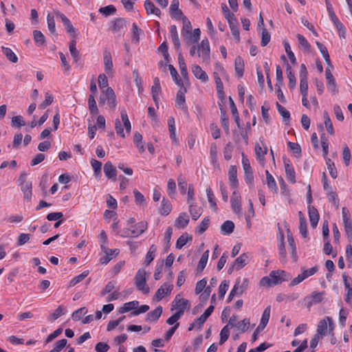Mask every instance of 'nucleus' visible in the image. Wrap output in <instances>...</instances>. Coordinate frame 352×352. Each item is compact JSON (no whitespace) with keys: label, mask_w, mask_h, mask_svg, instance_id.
Segmentation results:
<instances>
[{"label":"nucleus","mask_w":352,"mask_h":352,"mask_svg":"<svg viewBox=\"0 0 352 352\" xmlns=\"http://www.w3.org/2000/svg\"><path fill=\"white\" fill-rule=\"evenodd\" d=\"M291 276L283 270L272 271L269 276H265L260 280V285L262 286L271 287L280 284L283 281H287Z\"/></svg>","instance_id":"nucleus-1"},{"label":"nucleus","mask_w":352,"mask_h":352,"mask_svg":"<svg viewBox=\"0 0 352 352\" xmlns=\"http://www.w3.org/2000/svg\"><path fill=\"white\" fill-rule=\"evenodd\" d=\"M146 271L144 269H140L135 276L136 287L144 294H148L150 291L149 287L146 285Z\"/></svg>","instance_id":"nucleus-2"},{"label":"nucleus","mask_w":352,"mask_h":352,"mask_svg":"<svg viewBox=\"0 0 352 352\" xmlns=\"http://www.w3.org/2000/svg\"><path fill=\"white\" fill-rule=\"evenodd\" d=\"M198 56L201 57L204 63L210 61V45L208 39H204L200 44L197 45Z\"/></svg>","instance_id":"nucleus-3"},{"label":"nucleus","mask_w":352,"mask_h":352,"mask_svg":"<svg viewBox=\"0 0 352 352\" xmlns=\"http://www.w3.org/2000/svg\"><path fill=\"white\" fill-rule=\"evenodd\" d=\"M242 165L244 170L245 181L248 184L252 185L254 182L252 169L250 166L249 160L247 158V157L244 155L243 153H242Z\"/></svg>","instance_id":"nucleus-4"},{"label":"nucleus","mask_w":352,"mask_h":352,"mask_svg":"<svg viewBox=\"0 0 352 352\" xmlns=\"http://www.w3.org/2000/svg\"><path fill=\"white\" fill-rule=\"evenodd\" d=\"M147 229V223L141 221L138 223L134 227L124 230V236L136 237L142 234Z\"/></svg>","instance_id":"nucleus-5"},{"label":"nucleus","mask_w":352,"mask_h":352,"mask_svg":"<svg viewBox=\"0 0 352 352\" xmlns=\"http://www.w3.org/2000/svg\"><path fill=\"white\" fill-rule=\"evenodd\" d=\"M54 14L56 17H59L63 23L67 32L73 37H76V29L72 24L70 20L63 13L58 10L54 11Z\"/></svg>","instance_id":"nucleus-6"},{"label":"nucleus","mask_w":352,"mask_h":352,"mask_svg":"<svg viewBox=\"0 0 352 352\" xmlns=\"http://www.w3.org/2000/svg\"><path fill=\"white\" fill-rule=\"evenodd\" d=\"M318 270L317 267H313L308 270H305L303 272L294 278L290 283V286H294L302 282L305 278L314 275Z\"/></svg>","instance_id":"nucleus-7"},{"label":"nucleus","mask_w":352,"mask_h":352,"mask_svg":"<svg viewBox=\"0 0 352 352\" xmlns=\"http://www.w3.org/2000/svg\"><path fill=\"white\" fill-rule=\"evenodd\" d=\"M248 284L249 280L248 278H243V280L237 278L232 291H234L235 294L239 296L247 289Z\"/></svg>","instance_id":"nucleus-8"},{"label":"nucleus","mask_w":352,"mask_h":352,"mask_svg":"<svg viewBox=\"0 0 352 352\" xmlns=\"http://www.w3.org/2000/svg\"><path fill=\"white\" fill-rule=\"evenodd\" d=\"M172 289L173 285L164 283L155 292L153 300L157 302L160 301L166 295L170 294Z\"/></svg>","instance_id":"nucleus-9"},{"label":"nucleus","mask_w":352,"mask_h":352,"mask_svg":"<svg viewBox=\"0 0 352 352\" xmlns=\"http://www.w3.org/2000/svg\"><path fill=\"white\" fill-rule=\"evenodd\" d=\"M324 294V292H314L311 293L310 296H307L305 298V300L307 302V308H310L311 306L314 304H318L322 301L323 296Z\"/></svg>","instance_id":"nucleus-10"},{"label":"nucleus","mask_w":352,"mask_h":352,"mask_svg":"<svg viewBox=\"0 0 352 352\" xmlns=\"http://www.w3.org/2000/svg\"><path fill=\"white\" fill-rule=\"evenodd\" d=\"M186 92V89L183 86H180V89L177 91V96H176V100L175 103L176 106L185 111H187V107L185 104V94Z\"/></svg>","instance_id":"nucleus-11"},{"label":"nucleus","mask_w":352,"mask_h":352,"mask_svg":"<svg viewBox=\"0 0 352 352\" xmlns=\"http://www.w3.org/2000/svg\"><path fill=\"white\" fill-rule=\"evenodd\" d=\"M284 167L286 173V177L289 182L292 184L296 183V174L293 166L289 164V160L284 159Z\"/></svg>","instance_id":"nucleus-12"},{"label":"nucleus","mask_w":352,"mask_h":352,"mask_svg":"<svg viewBox=\"0 0 352 352\" xmlns=\"http://www.w3.org/2000/svg\"><path fill=\"white\" fill-rule=\"evenodd\" d=\"M230 202L234 212L239 213L241 211V196L235 190L232 192Z\"/></svg>","instance_id":"nucleus-13"},{"label":"nucleus","mask_w":352,"mask_h":352,"mask_svg":"<svg viewBox=\"0 0 352 352\" xmlns=\"http://www.w3.org/2000/svg\"><path fill=\"white\" fill-rule=\"evenodd\" d=\"M325 76L327 81V87L329 90L334 94H336L338 92V90L336 89V84L335 82L334 77L331 72L330 68H326Z\"/></svg>","instance_id":"nucleus-14"},{"label":"nucleus","mask_w":352,"mask_h":352,"mask_svg":"<svg viewBox=\"0 0 352 352\" xmlns=\"http://www.w3.org/2000/svg\"><path fill=\"white\" fill-rule=\"evenodd\" d=\"M179 0H173L170 6V13L173 18L180 19L183 16V13L179 9Z\"/></svg>","instance_id":"nucleus-15"},{"label":"nucleus","mask_w":352,"mask_h":352,"mask_svg":"<svg viewBox=\"0 0 352 352\" xmlns=\"http://www.w3.org/2000/svg\"><path fill=\"white\" fill-rule=\"evenodd\" d=\"M309 217L311 226L316 228L319 221V213L316 208L308 206Z\"/></svg>","instance_id":"nucleus-16"},{"label":"nucleus","mask_w":352,"mask_h":352,"mask_svg":"<svg viewBox=\"0 0 352 352\" xmlns=\"http://www.w3.org/2000/svg\"><path fill=\"white\" fill-rule=\"evenodd\" d=\"M228 176L231 188L236 189L238 186L237 170L236 166H230Z\"/></svg>","instance_id":"nucleus-17"},{"label":"nucleus","mask_w":352,"mask_h":352,"mask_svg":"<svg viewBox=\"0 0 352 352\" xmlns=\"http://www.w3.org/2000/svg\"><path fill=\"white\" fill-rule=\"evenodd\" d=\"M104 173L105 175L113 181H116V169L111 162H107L104 166Z\"/></svg>","instance_id":"nucleus-18"},{"label":"nucleus","mask_w":352,"mask_h":352,"mask_svg":"<svg viewBox=\"0 0 352 352\" xmlns=\"http://www.w3.org/2000/svg\"><path fill=\"white\" fill-rule=\"evenodd\" d=\"M190 307L189 301L184 298L177 299L176 297L173 302L171 311L176 309H186Z\"/></svg>","instance_id":"nucleus-19"},{"label":"nucleus","mask_w":352,"mask_h":352,"mask_svg":"<svg viewBox=\"0 0 352 352\" xmlns=\"http://www.w3.org/2000/svg\"><path fill=\"white\" fill-rule=\"evenodd\" d=\"M103 60L104 65V69L107 73L112 72L113 63L111 52L105 50L103 53Z\"/></svg>","instance_id":"nucleus-20"},{"label":"nucleus","mask_w":352,"mask_h":352,"mask_svg":"<svg viewBox=\"0 0 352 352\" xmlns=\"http://www.w3.org/2000/svg\"><path fill=\"white\" fill-rule=\"evenodd\" d=\"M342 220L344 226V231L349 243L352 242V223L346 214H344Z\"/></svg>","instance_id":"nucleus-21"},{"label":"nucleus","mask_w":352,"mask_h":352,"mask_svg":"<svg viewBox=\"0 0 352 352\" xmlns=\"http://www.w3.org/2000/svg\"><path fill=\"white\" fill-rule=\"evenodd\" d=\"M192 72L195 76L205 82L208 81V77L206 73L202 70L200 66L195 65L192 67Z\"/></svg>","instance_id":"nucleus-22"},{"label":"nucleus","mask_w":352,"mask_h":352,"mask_svg":"<svg viewBox=\"0 0 352 352\" xmlns=\"http://www.w3.org/2000/svg\"><path fill=\"white\" fill-rule=\"evenodd\" d=\"M189 223V218L186 212L180 213L175 220V226L177 228H184Z\"/></svg>","instance_id":"nucleus-23"},{"label":"nucleus","mask_w":352,"mask_h":352,"mask_svg":"<svg viewBox=\"0 0 352 352\" xmlns=\"http://www.w3.org/2000/svg\"><path fill=\"white\" fill-rule=\"evenodd\" d=\"M172 210V205L170 202L163 198L161 202V206L159 208V212L161 215L166 216L168 215Z\"/></svg>","instance_id":"nucleus-24"},{"label":"nucleus","mask_w":352,"mask_h":352,"mask_svg":"<svg viewBox=\"0 0 352 352\" xmlns=\"http://www.w3.org/2000/svg\"><path fill=\"white\" fill-rule=\"evenodd\" d=\"M234 67L236 76L241 78L244 72V62L241 56H237L234 60Z\"/></svg>","instance_id":"nucleus-25"},{"label":"nucleus","mask_w":352,"mask_h":352,"mask_svg":"<svg viewBox=\"0 0 352 352\" xmlns=\"http://www.w3.org/2000/svg\"><path fill=\"white\" fill-rule=\"evenodd\" d=\"M144 8L148 14H155L160 16L161 12L159 8H156L151 0H146L144 2Z\"/></svg>","instance_id":"nucleus-26"},{"label":"nucleus","mask_w":352,"mask_h":352,"mask_svg":"<svg viewBox=\"0 0 352 352\" xmlns=\"http://www.w3.org/2000/svg\"><path fill=\"white\" fill-rule=\"evenodd\" d=\"M183 21V28L182 30V34L184 38H187L188 35L191 34L192 26L190 22L186 16L181 18Z\"/></svg>","instance_id":"nucleus-27"},{"label":"nucleus","mask_w":352,"mask_h":352,"mask_svg":"<svg viewBox=\"0 0 352 352\" xmlns=\"http://www.w3.org/2000/svg\"><path fill=\"white\" fill-rule=\"evenodd\" d=\"M234 229V223L230 220L226 221L221 226V232L223 234L228 235L233 232Z\"/></svg>","instance_id":"nucleus-28"},{"label":"nucleus","mask_w":352,"mask_h":352,"mask_svg":"<svg viewBox=\"0 0 352 352\" xmlns=\"http://www.w3.org/2000/svg\"><path fill=\"white\" fill-rule=\"evenodd\" d=\"M162 314V307L161 306L157 307L153 311L147 314L146 320L148 321H157Z\"/></svg>","instance_id":"nucleus-29"},{"label":"nucleus","mask_w":352,"mask_h":352,"mask_svg":"<svg viewBox=\"0 0 352 352\" xmlns=\"http://www.w3.org/2000/svg\"><path fill=\"white\" fill-rule=\"evenodd\" d=\"M248 254L243 253L240 256L235 259L234 262V266H236V270H240L248 263Z\"/></svg>","instance_id":"nucleus-30"},{"label":"nucleus","mask_w":352,"mask_h":352,"mask_svg":"<svg viewBox=\"0 0 352 352\" xmlns=\"http://www.w3.org/2000/svg\"><path fill=\"white\" fill-rule=\"evenodd\" d=\"M231 32L232 35L234 36V38L236 39L237 43H239L240 41V36H239V30L237 27V22L236 19H232L231 21H228Z\"/></svg>","instance_id":"nucleus-31"},{"label":"nucleus","mask_w":352,"mask_h":352,"mask_svg":"<svg viewBox=\"0 0 352 352\" xmlns=\"http://www.w3.org/2000/svg\"><path fill=\"white\" fill-rule=\"evenodd\" d=\"M208 255H209V251L206 250L203 253V254L201 256V258L198 263L197 267V272L201 273L204 270L208 259Z\"/></svg>","instance_id":"nucleus-32"},{"label":"nucleus","mask_w":352,"mask_h":352,"mask_svg":"<svg viewBox=\"0 0 352 352\" xmlns=\"http://www.w3.org/2000/svg\"><path fill=\"white\" fill-rule=\"evenodd\" d=\"M133 142L135 146L138 148L140 153L144 152L145 148L144 143L142 142V135L140 133L136 132L134 134Z\"/></svg>","instance_id":"nucleus-33"},{"label":"nucleus","mask_w":352,"mask_h":352,"mask_svg":"<svg viewBox=\"0 0 352 352\" xmlns=\"http://www.w3.org/2000/svg\"><path fill=\"white\" fill-rule=\"evenodd\" d=\"M229 102H230V109H231L232 116L234 117V121H235L236 124H237V126L239 128H240L241 124H240V118H239V113H238L236 107L234 102V100H232V98L231 97H229Z\"/></svg>","instance_id":"nucleus-34"},{"label":"nucleus","mask_w":352,"mask_h":352,"mask_svg":"<svg viewBox=\"0 0 352 352\" xmlns=\"http://www.w3.org/2000/svg\"><path fill=\"white\" fill-rule=\"evenodd\" d=\"M287 72V78L289 79V89H292L296 86V77L294 75V73L293 72L291 66L289 63H287V68H286Z\"/></svg>","instance_id":"nucleus-35"},{"label":"nucleus","mask_w":352,"mask_h":352,"mask_svg":"<svg viewBox=\"0 0 352 352\" xmlns=\"http://www.w3.org/2000/svg\"><path fill=\"white\" fill-rule=\"evenodd\" d=\"M66 312V308L63 307V305H59L56 309L50 314L49 317V320L51 322H53L54 320L58 319L61 316L64 315Z\"/></svg>","instance_id":"nucleus-36"},{"label":"nucleus","mask_w":352,"mask_h":352,"mask_svg":"<svg viewBox=\"0 0 352 352\" xmlns=\"http://www.w3.org/2000/svg\"><path fill=\"white\" fill-rule=\"evenodd\" d=\"M178 63H179L180 73H181L182 76L185 78L186 76H188V71H187V67L186 65L184 58L181 52H179V53H178Z\"/></svg>","instance_id":"nucleus-37"},{"label":"nucleus","mask_w":352,"mask_h":352,"mask_svg":"<svg viewBox=\"0 0 352 352\" xmlns=\"http://www.w3.org/2000/svg\"><path fill=\"white\" fill-rule=\"evenodd\" d=\"M1 50L3 54L10 61L14 63L18 61V58L16 55L12 52V50L10 48L2 46Z\"/></svg>","instance_id":"nucleus-38"},{"label":"nucleus","mask_w":352,"mask_h":352,"mask_svg":"<svg viewBox=\"0 0 352 352\" xmlns=\"http://www.w3.org/2000/svg\"><path fill=\"white\" fill-rule=\"evenodd\" d=\"M76 42L75 40H72L69 42V52H70L72 56L73 57L74 61L76 63H77L80 59V54H79L78 50L76 47Z\"/></svg>","instance_id":"nucleus-39"},{"label":"nucleus","mask_w":352,"mask_h":352,"mask_svg":"<svg viewBox=\"0 0 352 352\" xmlns=\"http://www.w3.org/2000/svg\"><path fill=\"white\" fill-rule=\"evenodd\" d=\"M138 301H131L129 302H126L124 305L120 308L119 312L121 314H124L130 311H132L136 308L138 305Z\"/></svg>","instance_id":"nucleus-40"},{"label":"nucleus","mask_w":352,"mask_h":352,"mask_svg":"<svg viewBox=\"0 0 352 352\" xmlns=\"http://www.w3.org/2000/svg\"><path fill=\"white\" fill-rule=\"evenodd\" d=\"M287 241H288L289 249L291 251L292 256L293 257L294 261H296V259H297L296 248L294 239L292 234H287Z\"/></svg>","instance_id":"nucleus-41"},{"label":"nucleus","mask_w":352,"mask_h":352,"mask_svg":"<svg viewBox=\"0 0 352 352\" xmlns=\"http://www.w3.org/2000/svg\"><path fill=\"white\" fill-rule=\"evenodd\" d=\"M88 104L90 113L93 116L97 115L98 113V109L96 105L94 96L93 94H90L89 96Z\"/></svg>","instance_id":"nucleus-42"},{"label":"nucleus","mask_w":352,"mask_h":352,"mask_svg":"<svg viewBox=\"0 0 352 352\" xmlns=\"http://www.w3.org/2000/svg\"><path fill=\"white\" fill-rule=\"evenodd\" d=\"M270 307L268 306L263 311V315H262V317L261 319V322L259 324L261 325V329H265V327H266V325L270 320Z\"/></svg>","instance_id":"nucleus-43"},{"label":"nucleus","mask_w":352,"mask_h":352,"mask_svg":"<svg viewBox=\"0 0 352 352\" xmlns=\"http://www.w3.org/2000/svg\"><path fill=\"white\" fill-rule=\"evenodd\" d=\"M168 69L170 71V74L175 81V82L179 85V86H183V81L179 77V75L177 74V70L172 65H168Z\"/></svg>","instance_id":"nucleus-44"},{"label":"nucleus","mask_w":352,"mask_h":352,"mask_svg":"<svg viewBox=\"0 0 352 352\" xmlns=\"http://www.w3.org/2000/svg\"><path fill=\"white\" fill-rule=\"evenodd\" d=\"M120 116L126 133H130L131 129V124L129 120L126 111L124 109L122 110L120 112Z\"/></svg>","instance_id":"nucleus-45"},{"label":"nucleus","mask_w":352,"mask_h":352,"mask_svg":"<svg viewBox=\"0 0 352 352\" xmlns=\"http://www.w3.org/2000/svg\"><path fill=\"white\" fill-rule=\"evenodd\" d=\"M89 274V271H84L78 276L74 277L69 282V287H74L83 280Z\"/></svg>","instance_id":"nucleus-46"},{"label":"nucleus","mask_w":352,"mask_h":352,"mask_svg":"<svg viewBox=\"0 0 352 352\" xmlns=\"http://www.w3.org/2000/svg\"><path fill=\"white\" fill-rule=\"evenodd\" d=\"M210 223V219L208 217H205L199 225L196 228V232L198 234H203L208 228Z\"/></svg>","instance_id":"nucleus-47"},{"label":"nucleus","mask_w":352,"mask_h":352,"mask_svg":"<svg viewBox=\"0 0 352 352\" xmlns=\"http://www.w3.org/2000/svg\"><path fill=\"white\" fill-rule=\"evenodd\" d=\"M189 212L191 214L192 219L196 221L201 215V208H197L196 206H195L193 204H190Z\"/></svg>","instance_id":"nucleus-48"},{"label":"nucleus","mask_w":352,"mask_h":352,"mask_svg":"<svg viewBox=\"0 0 352 352\" xmlns=\"http://www.w3.org/2000/svg\"><path fill=\"white\" fill-rule=\"evenodd\" d=\"M33 36L35 43L38 45H42L45 43V37L43 34L39 30L33 31Z\"/></svg>","instance_id":"nucleus-49"},{"label":"nucleus","mask_w":352,"mask_h":352,"mask_svg":"<svg viewBox=\"0 0 352 352\" xmlns=\"http://www.w3.org/2000/svg\"><path fill=\"white\" fill-rule=\"evenodd\" d=\"M327 322L326 319H322L319 321L317 327V333L321 336H324L327 334Z\"/></svg>","instance_id":"nucleus-50"},{"label":"nucleus","mask_w":352,"mask_h":352,"mask_svg":"<svg viewBox=\"0 0 352 352\" xmlns=\"http://www.w3.org/2000/svg\"><path fill=\"white\" fill-rule=\"evenodd\" d=\"M266 174V180H267V184L269 188L274 190L275 192L277 191V186L276 183L273 177V176L270 173V172L266 170H265Z\"/></svg>","instance_id":"nucleus-51"},{"label":"nucleus","mask_w":352,"mask_h":352,"mask_svg":"<svg viewBox=\"0 0 352 352\" xmlns=\"http://www.w3.org/2000/svg\"><path fill=\"white\" fill-rule=\"evenodd\" d=\"M324 120V125L326 126V129L328 131V133L330 135H333L334 131L333 128V124L331 122V120L330 119V117L327 111H324L323 113Z\"/></svg>","instance_id":"nucleus-52"},{"label":"nucleus","mask_w":352,"mask_h":352,"mask_svg":"<svg viewBox=\"0 0 352 352\" xmlns=\"http://www.w3.org/2000/svg\"><path fill=\"white\" fill-rule=\"evenodd\" d=\"M221 126L223 128L225 132L228 134L230 129H229V121L228 118L226 117V111L221 109Z\"/></svg>","instance_id":"nucleus-53"},{"label":"nucleus","mask_w":352,"mask_h":352,"mask_svg":"<svg viewBox=\"0 0 352 352\" xmlns=\"http://www.w3.org/2000/svg\"><path fill=\"white\" fill-rule=\"evenodd\" d=\"M168 131L170 132V138L176 142V134H175V120L173 118L170 117L168 120Z\"/></svg>","instance_id":"nucleus-54"},{"label":"nucleus","mask_w":352,"mask_h":352,"mask_svg":"<svg viewBox=\"0 0 352 352\" xmlns=\"http://www.w3.org/2000/svg\"><path fill=\"white\" fill-rule=\"evenodd\" d=\"M99 240L100 242V248L102 252L107 251V244L108 243V238L106 232L104 230H102L98 236Z\"/></svg>","instance_id":"nucleus-55"},{"label":"nucleus","mask_w":352,"mask_h":352,"mask_svg":"<svg viewBox=\"0 0 352 352\" xmlns=\"http://www.w3.org/2000/svg\"><path fill=\"white\" fill-rule=\"evenodd\" d=\"M206 194H207L208 200V202H209L210 206L212 208H214V211H216L217 210V204H216V201L214 199V195L212 190H211V188L210 187H208L206 188Z\"/></svg>","instance_id":"nucleus-56"},{"label":"nucleus","mask_w":352,"mask_h":352,"mask_svg":"<svg viewBox=\"0 0 352 352\" xmlns=\"http://www.w3.org/2000/svg\"><path fill=\"white\" fill-rule=\"evenodd\" d=\"M250 325V319L245 318L243 320L237 322L236 327L241 333H244L249 329Z\"/></svg>","instance_id":"nucleus-57"},{"label":"nucleus","mask_w":352,"mask_h":352,"mask_svg":"<svg viewBox=\"0 0 352 352\" xmlns=\"http://www.w3.org/2000/svg\"><path fill=\"white\" fill-rule=\"evenodd\" d=\"M326 164L330 175L332 178L336 179L338 176V173L334 163L331 161V159L328 158L326 160Z\"/></svg>","instance_id":"nucleus-58"},{"label":"nucleus","mask_w":352,"mask_h":352,"mask_svg":"<svg viewBox=\"0 0 352 352\" xmlns=\"http://www.w3.org/2000/svg\"><path fill=\"white\" fill-rule=\"evenodd\" d=\"M297 38L300 46L307 52L310 51L311 45L308 43L305 37L300 34H297Z\"/></svg>","instance_id":"nucleus-59"},{"label":"nucleus","mask_w":352,"mask_h":352,"mask_svg":"<svg viewBox=\"0 0 352 352\" xmlns=\"http://www.w3.org/2000/svg\"><path fill=\"white\" fill-rule=\"evenodd\" d=\"M230 328L225 326L220 332L219 344H223L229 338Z\"/></svg>","instance_id":"nucleus-60"},{"label":"nucleus","mask_w":352,"mask_h":352,"mask_svg":"<svg viewBox=\"0 0 352 352\" xmlns=\"http://www.w3.org/2000/svg\"><path fill=\"white\" fill-rule=\"evenodd\" d=\"M112 30L118 32L125 26V20L122 18H117L113 21Z\"/></svg>","instance_id":"nucleus-61"},{"label":"nucleus","mask_w":352,"mask_h":352,"mask_svg":"<svg viewBox=\"0 0 352 352\" xmlns=\"http://www.w3.org/2000/svg\"><path fill=\"white\" fill-rule=\"evenodd\" d=\"M229 288V281L224 280L221 282L219 288V296L220 298L223 299L225 296V294L227 290Z\"/></svg>","instance_id":"nucleus-62"},{"label":"nucleus","mask_w":352,"mask_h":352,"mask_svg":"<svg viewBox=\"0 0 352 352\" xmlns=\"http://www.w3.org/2000/svg\"><path fill=\"white\" fill-rule=\"evenodd\" d=\"M116 12V8L109 5L103 8H100L99 9V12L104 15L105 16H109L111 14H113Z\"/></svg>","instance_id":"nucleus-63"},{"label":"nucleus","mask_w":352,"mask_h":352,"mask_svg":"<svg viewBox=\"0 0 352 352\" xmlns=\"http://www.w3.org/2000/svg\"><path fill=\"white\" fill-rule=\"evenodd\" d=\"M276 108L285 121L289 120L290 113L284 107L280 105L278 102H276Z\"/></svg>","instance_id":"nucleus-64"}]
</instances>
